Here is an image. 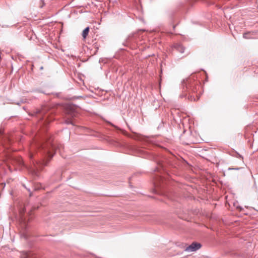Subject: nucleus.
I'll return each instance as SVG.
<instances>
[{
    "label": "nucleus",
    "instance_id": "3",
    "mask_svg": "<svg viewBox=\"0 0 258 258\" xmlns=\"http://www.w3.org/2000/svg\"><path fill=\"white\" fill-rule=\"evenodd\" d=\"M201 247V244L199 243L193 242L190 245L186 247L185 250L188 252L195 251Z\"/></svg>",
    "mask_w": 258,
    "mask_h": 258
},
{
    "label": "nucleus",
    "instance_id": "2",
    "mask_svg": "<svg viewBox=\"0 0 258 258\" xmlns=\"http://www.w3.org/2000/svg\"><path fill=\"white\" fill-rule=\"evenodd\" d=\"M39 148L43 154L50 160L53 156L52 152L56 150L55 145L51 141L46 143L38 145Z\"/></svg>",
    "mask_w": 258,
    "mask_h": 258
},
{
    "label": "nucleus",
    "instance_id": "9",
    "mask_svg": "<svg viewBox=\"0 0 258 258\" xmlns=\"http://www.w3.org/2000/svg\"><path fill=\"white\" fill-rule=\"evenodd\" d=\"M25 258H30L29 254L27 253L26 255Z\"/></svg>",
    "mask_w": 258,
    "mask_h": 258
},
{
    "label": "nucleus",
    "instance_id": "7",
    "mask_svg": "<svg viewBox=\"0 0 258 258\" xmlns=\"http://www.w3.org/2000/svg\"><path fill=\"white\" fill-rule=\"evenodd\" d=\"M249 32L245 33L243 34V38H244L245 39H249V38H250V37L249 36Z\"/></svg>",
    "mask_w": 258,
    "mask_h": 258
},
{
    "label": "nucleus",
    "instance_id": "6",
    "mask_svg": "<svg viewBox=\"0 0 258 258\" xmlns=\"http://www.w3.org/2000/svg\"><path fill=\"white\" fill-rule=\"evenodd\" d=\"M37 5L39 8H42L45 5L44 0H40L38 3Z\"/></svg>",
    "mask_w": 258,
    "mask_h": 258
},
{
    "label": "nucleus",
    "instance_id": "1",
    "mask_svg": "<svg viewBox=\"0 0 258 258\" xmlns=\"http://www.w3.org/2000/svg\"><path fill=\"white\" fill-rule=\"evenodd\" d=\"M25 208H22L20 209V235L21 237H23L25 239H27L29 236L28 224L26 218L24 216L26 211Z\"/></svg>",
    "mask_w": 258,
    "mask_h": 258
},
{
    "label": "nucleus",
    "instance_id": "5",
    "mask_svg": "<svg viewBox=\"0 0 258 258\" xmlns=\"http://www.w3.org/2000/svg\"><path fill=\"white\" fill-rule=\"evenodd\" d=\"M89 27H86L83 31V32H82V36L83 37L84 39H85L86 38V37L87 36V35H88V33H89Z\"/></svg>",
    "mask_w": 258,
    "mask_h": 258
},
{
    "label": "nucleus",
    "instance_id": "11",
    "mask_svg": "<svg viewBox=\"0 0 258 258\" xmlns=\"http://www.w3.org/2000/svg\"><path fill=\"white\" fill-rule=\"evenodd\" d=\"M3 133V131L2 130H0V135Z\"/></svg>",
    "mask_w": 258,
    "mask_h": 258
},
{
    "label": "nucleus",
    "instance_id": "10",
    "mask_svg": "<svg viewBox=\"0 0 258 258\" xmlns=\"http://www.w3.org/2000/svg\"><path fill=\"white\" fill-rule=\"evenodd\" d=\"M190 87L191 90L192 91H194V92H195V89H194V88H192L191 86H190Z\"/></svg>",
    "mask_w": 258,
    "mask_h": 258
},
{
    "label": "nucleus",
    "instance_id": "12",
    "mask_svg": "<svg viewBox=\"0 0 258 258\" xmlns=\"http://www.w3.org/2000/svg\"><path fill=\"white\" fill-rule=\"evenodd\" d=\"M37 113H41V111L39 110V111H38L37 112Z\"/></svg>",
    "mask_w": 258,
    "mask_h": 258
},
{
    "label": "nucleus",
    "instance_id": "8",
    "mask_svg": "<svg viewBox=\"0 0 258 258\" xmlns=\"http://www.w3.org/2000/svg\"><path fill=\"white\" fill-rule=\"evenodd\" d=\"M18 164L20 166H22V165H23V162L22 160H21V159H19L18 160Z\"/></svg>",
    "mask_w": 258,
    "mask_h": 258
},
{
    "label": "nucleus",
    "instance_id": "4",
    "mask_svg": "<svg viewBox=\"0 0 258 258\" xmlns=\"http://www.w3.org/2000/svg\"><path fill=\"white\" fill-rule=\"evenodd\" d=\"M174 47L176 50L181 53H183L184 52L185 48L180 44H175Z\"/></svg>",
    "mask_w": 258,
    "mask_h": 258
}]
</instances>
